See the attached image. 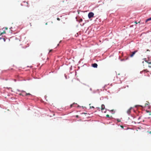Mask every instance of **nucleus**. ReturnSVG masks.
Masks as SVG:
<instances>
[{"mask_svg":"<svg viewBox=\"0 0 151 151\" xmlns=\"http://www.w3.org/2000/svg\"><path fill=\"white\" fill-rule=\"evenodd\" d=\"M94 14L92 12H90L88 13V16L89 19H91L92 17H93Z\"/></svg>","mask_w":151,"mask_h":151,"instance_id":"f257e3e1","label":"nucleus"},{"mask_svg":"<svg viewBox=\"0 0 151 151\" xmlns=\"http://www.w3.org/2000/svg\"><path fill=\"white\" fill-rule=\"evenodd\" d=\"M137 50H135L134 52H132V54L130 55V57H132L135 54V53L137 52Z\"/></svg>","mask_w":151,"mask_h":151,"instance_id":"f03ea898","label":"nucleus"},{"mask_svg":"<svg viewBox=\"0 0 151 151\" xmlns=\"http://www.w3.org/2000/svg\"><path fill=\"white\" fill-rule=\"evenodd\" d=\"M21 95H22L23 96H28V95H30L31 94L29 93H24V94H23V93L22 94H20Z\"/></svg>","mask_w":151,"mask_h":151,"instance_id":"7ed1b4c3","label":"nucleus"},{"mask_svg":"<svg viewBox=\"0 0 151 151\" xmlns=\"http://www.w3.org/2000/svg\"><path fill=\"white\" fill-rule=\"evenodd\" d=\"M92 66L94 68H97L98 65L96 63H94V64H92Z\"/></svg>","mask_w":151,"mask_h":151,"instance_id":"20e7f679","label":"nucleus"},{"mask_svg":"<svg viewBox=\"0 0 151 151\" xmlns=\"http://www.w3.org/2000/svg\"><path fill=\"white\" fill-rule=\"evenodd\" d=\"M105 108V106L104 105L102 104L101 106V110L103 111V110H104Z\"/></svg>","mask_w":151,"mask_h":151,"instance_id":"39448f33","label":"nucleus"},{"mask_svg":"<svg viewBox=\"0 0 151 151\" xmlns=\"http://www.w3.org/2000/svg\"><path fill=\"white\" fill-rule=\"evenodd\" d=\"M145 60H146V58H145L144 59ZM145 61L146 62L149 63V64H151V61H150L149 60H145Z\"/></svg>","mask_w":151,"mask_h":151,"instance_id":"423d86ee","label":"nucleus"},{"mask_svg":"<svg viewBox=\"0 0 151 151\" xmlns=\"http://www.w3.org/2000/svg\"><path fill=\"white\" fill-rule=\"evenodd\" d=\"M131 108H130L127 111V112L128 114H129L131 112Z\"/></svg>","mask_w":151,"mask_h":151,"instance_id":"0eeeda50","label":"nucleus"},{"mask_svg":"<svg viewBox=\"0 0 151 151\" xmlns=\"http://www.w3.org/2000/svg\"><path fill=\"white\" fill-rule=\"evenodd\" d=\"M24 3H26V6H27V7H29V4L28 3V2H26L25 1H23Z\"/></svg>","mask_w":151,"mask_h":151,"instance_id":"6e6552de","label":"nucleus"},{"mask_svg":"<svg viewBox=\"0 0 151 151\" xmlns=\"http://www.w3.org/2000/svg\"><path fill=\"white\" fill-rule=\"evenodd\" d=\"M150 20H151V17H150V18H149L148 19H147L146 21V22H147V21H150Z\"/></svg>","mask_w":151,"mask_h":151,"instance_id":"1a4fd4ad","label":"nucleus"},{"mask_svg":"<svg viewBox=\"0 0 151 151\" xmlns=\"http://www.w3.org/2000/svg\"><path fill=\"white\" fill-rule=\"evenodd\" d=\"M144 71H146V72H148V71L147 70V69H146L145 70H144L143 71H141L140 72L142 73V72H143Z\"/></svg>","mask_w":151,"mask_h":151,"instance_id":"9d476101","label":"nucleus"},{"mask_svg":"<svg viewBox=\"0 0 151 151\" xmlns=\"http://www.w3.org/2000/svg\"><path fill=\"white\" fill-rule=\"evenodd\" d=\"M5 33V31H4L3 32L1 33V35H2L4 34Z\"/></svg>","mask_w":151,"mask_h":151,"instance_id":"9b49d317","label":"nucleus"},{"mask_svg":"<svg viewBox=\"0 0 151 151\" xmlns=\"http://www.w3.org/2000/svg\"><path fill=\"white\" fill-rule=\"evenodd\" d=\"M106 117H109V114H107L106 115Z\"/></svg>","mask_w":151,"mask_h":151,"instance_id":"f8f14e48","label":"nucleus"},{"mask_svg":"<svg viewBox=\"0 0 151 151\" xmlns=\"http://www.w3.org/2000/svg\"><path fill=\"white\" fill-rule=\"evenodd\" d=\"M117 121L118 122H120L121 121H120V120L119 119H117Z\"/></svg>","mask_w":151,"mask_h":151,"instance_id":"ddd939ff","label":"nucleus"},{"mask_svg":"<svg viewBox=\"0 0 151 151\" xmlns=\"http://www.w3.org/2000/svg\"><path fill=\"white\" fill-rule=\"evenodd\" d=\"M57 20L58 21H60V19L59 18H57Z\"/></svg>","mask_w":151,"mask_h":151,"instance_id":"4468645a","label":"nucleus"},{"mask_svg":"<svg viewBox=\"0 0 151 151\" xmlns=\"http://www.w3.org/2000/svg\"><path fill=\"white\" fill-rule=\"evenodd\" d=\"M134 23L136 24H137V22H136V21H135Z\"/></svg>","mask_w":151,"mask_h":151,"instance_id":"2eb2a0df","label":"nucleus"},{"mask_svg":"<svg viewBox=\"0 0 151 151\" xmlns=\"http://www.w3.org/2000/svg\"><path fill=\"white\" fill-rule=\"evenodd\" d=\"M90 108H94V107L93 106H91V107H90Z\"/></svg>","mask_w":151,"mask_h":151,"instance_id":"dca6fc26","label":"nucleus"},{"mask_svg":"<svg viewBox=\"0 0 151 151\" xmlns=\"http://www.w3.org/2000/svg\"><path fill=\"white\" fill-rule=\"evenodd\" d=\"M52 51V50H50L49 52H51Z\"/></svg>","mask_w":151,"mask_h":151,"instance_id":"f3484780","label":"nucleus"},{"mask_svg":"<svg viewBox=\"0 0 151 151\" xmlns=\"http://www.w3.org/2000/svg\"><path fill=\"white\" fill-rule=\"evenodd\" d=\"M148 67H149V68H151V65H149L148 66Z\"/></svg>","mask_w":151,"mask_h":151,"instance_id":"a211bd4d","label":"nucleus"},{"mask_svg":"<svg viewBox=\"0 0 151 151\" xmlns=\"http://www.w3.org/2000/svg\"><path fill=\"white\" fill-rule=\"evenodd\" d=\"M72 106H73V105H72V104L71 105H70V107H72Z\"/></svg>","mask_w":151,"mask_h":151,"instance_id":"6ab92c4d","label":"nucleus"},{"mask_svg":"<svg viewBox=\"0 0 151 151\" xmlns=\"http://www.w3.org/2000/svg\"><path fill=\"white\" fill-rule=\"evenodd\" d=\"M82 21V19H81L80 20V22H81Z\"/></svg>","mask_w":151,"mask_h":151,"instance_id":"aec40b11","label":"nucleus"},{"mask_svg":"<svg viewBox=\"0 0 151 151\" xmlns=\"http://www.w3.org/2000/svg\"><path fill=\"white\" fill-rule=\"evenodd\" d=\"M147 51H150L149 50H147Z\"/></svg>","mask_w":151,"mask_h":151,"instance_id":"412c9836","label":"nucleus"},{"mask_svg":"<svg viewBox=\"0 0 151 151\" xmlns=\"http://www.w3.org/2000/svg\"><path fill=\"white\" fill-rule=\"evenodd\" d=\"M121 127H122V128H123V126H121Z\"/></svg>","mask_w":151,"mask_h":151,"instance_id":"4be33fe9","label":"nucleus"},{"mask_svg":"<svg viewBox=\"0 0 151 151\" xmlns=\"http://www.w3.org/2000/svg\"><path fill=\"white\" fill-rule=\"evenodd\" d=\"M78 115H77V116H76V117H78Z\"/></svg>","mask_w":151,"mask_h":151,"instance_id":"5701e85b","label":"nucleus"},{"mask_svg":"<svg viewBox=\"0 0 151 151\" xmlns=\"http://www.w3.org/2000/svg\"><path fill=\"white\" fill-rule=\"evenodd\" d=\"M6 29H7V28H6Z\"/></svg>","mask_w":151,"mask_h":151,"instance_id":"b1692460","label":"nucleus"}]
</instances>
